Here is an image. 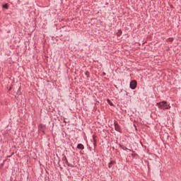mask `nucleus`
Segmentation results:
<instances>
[{
	"mask_svg": "<svg viewBox=\"0 0 181 181\" xmlns=\"http://www.w3.org/2000/svg\"><path fill=\"white\" fill-rule=\"evenodd\" d=\"M157 106L160 110H170V104L166 101L158 103Z\"/></svg>",
	"mask_w": 181,
	"mask_h": 181,
	"instance_id": "f257e3e1",
	"label": "nucleus"
},
{
	"mask_svg": "<svg viewBox=\"0 0 181 181\" xmlns=\"http://www.w3.org/2000/svg\"><path fill=\"white\" fill-rule=\"evenodd\" d=\"M136 81L133 80L130 82V88H132V90H135L136 88Z\"/></svg>",
	"mask_w": 181,
	"mask_h": 181,
	"instance_id": "f03ea898",
	"label": "nucleus"
},
{
	"mask_svg": "<svg viewBox=\"0 0 181 181\" xmlns=\"http://www.w3.org/2000/svg\"><path fill=\"white\" fill-rule=\"evenodd\" d=\"M115 129L118 132H120V131H121V128L119 127V125L118 124V123H117V122H115Z\"/></svg>",
	"mask_w": 181,
	"mask_h": 181,
	"instance_id": "7ed1b4c3",
	"label": "nucleus"
},
{
	"mask_svg": "<svg viewBox=\"0 0 181 181\" xmlns=\"http://www.w3.org/2000/svg\"><path fill=\"white\" fill-rule=\"evenodd\" d=\"M77 148H78V149L83 150V149H84V145L79 144H78Z\"/></svg>",
	"mask_w": 181,
	"mask_h": 181,
	"instance_id": "20e7f679",
	"label": "nucleus"
},
{
	"mask_svg": "<svg viewBox=\"0 0 181 181\" xmlns=\"http://www.w3.org/2000/svg\"><path fill=\"white\" fill-rule=\"evenodd\" d=\"M115 163L114 161H111L110 163H109V168H112V165Z\"/></svg>",
	"mask_w": 181,
	"mask_h": 181,
	"instance_id": "39448f33",
	"label": "nucleus"
},
{
	"mask_svg": "<svg viewBox=\"0 0 181 181\" xmlns=\"http://www.w3.org/2000/svg\"><path fill=\"white\" fill-rule=\"evenodd\" d=\"M3 8H4L5 9H8L9 7L8 6V4H4L3 5Z\"/></svg>",
	"mask_w": 181,
	"mask_h": 181,
	"instance_id": "423d86ee",
	"label": "nucleus"
},
{
	"mask_svg": "<svg viewBox=\"0 0 181 181\" xmlns=\"http://www.w3.org/2000/svg\"><path fill=\"white\" fill-rule=\"evenodd\" d=\"M108 103H109V104H110V105H114L112 104V103H111V101H110V100H108Z\"/></svg>",
	"mask_w": 181,
	"mask_h": 181,
	"instance_id": "0eeeda50",
	"label": "nucleus"
}]
</instances>
